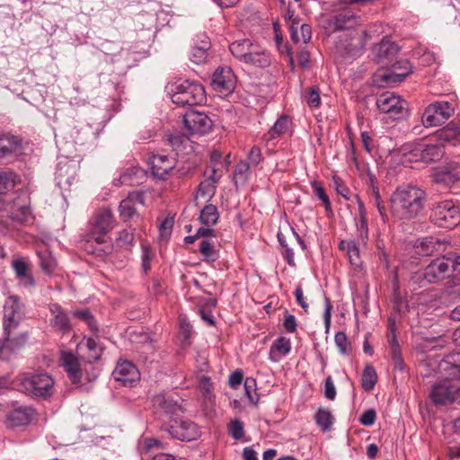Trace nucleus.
Wrapping results in <instances>:
<instances>
[{"label": "nucleus", "instance_id": "52", "mask_svg": "<svg viewBox=\"0 0 460 460\" xmlns=\"http://www.w3.org/2000/svg\"><path fill=\"white\" fill-rule=\"evenodd\" d=\"M142 254H141V268L145 273H147L151 269V261L153 259V253L150 247L145 243L141 244Z\"/></svg>", "mask_w": 460, "mask_h": 460}, {"label": "nucleus", "instance_id": "38", "mask_svg": "<svg viewBox=\"0 0 460 460\" xmlns=\"http://www.w3.org/2000/svg\"><path fill=\"white\" fill-rule=\"evenodd\" d=\"M290 120L287 116H281L268 132L269 138H276L288 130Z\"/></svg>", "mask_w": 460, "mask_h": 460}, {"label": "nucleus", "instance_id": "24", "mask_svg": "<svg viewBox=\"0 0 460 460\" xmlns=\"http://www.w3.org/2000/svg\"><path fill=\"white\" fill-rule=\"evenodd\" d=\"M411 66L406 59L397 60L392 63L391 74L383 75V80L387 83H400L411 73Z\"/></svg>", "mask_w": 460, "mask_h": 460}, {"label": "nucleus", "instance_id": "17", "mask_svg": "<svg viewBox=\"0 0 460 460\" xmlns=\"http://www.w3.org/2000/svg\"><path fill=\"white\" fill-rule=\"evenodd\" d=\"M149 164L152 174L157 179L165 180L175 168L176 161L169 155H154L150 158Z\"/></svg>", "mask_w": 460, "mask_h": 460}, {"label": "nucleus", "instance_id": "14", "mask_svg": "<svg viewBox=\"0 0 460 460\" xmlns=\"http://www.w3.org/2000/svg\"><path fill=\"white\" fill-rule=\"evenodd\" d=\"M371 38L372 35L369 31L353 30L349 34H346L342 48L349 55L357 56L364 49L367 41Z\"/></svg>", "mask_w": 460, "mask_h": 460}, {"label": "nucleus", "instance_id": "48", "mask_svg": "<svg viewBox=\"0 0 460 460\" xmlns=\"http://www.w3.org/2000/svg\"><path fill=\"white\" fill-rule=\"evenodd\" d=\"M284 18L286 21L290 22V33L291 38L294 41H297L299 40L298 36V25L299 21L296 17H295V13L293 11L288 9L284 14Z\"/></svg>", "mask_w": 460, "mask_h": 460}, {"label": "nucleus", "instance_id": "16", "mask_svg": "<svg viewBox=\"0 0 460 460\" xmlns=\"http://www.w3.org/2000/svg\"><path fill=\"white\" fill-rule=\"evenodd\" d=\"M325 29L336 31L349 30L356 24L357 16L350 9H344L341 12L328 17L325 21Z\"/></svg>", "mask_w": 460, "mask_h": 460}, {"label": "nucleus", "instance_id": "49", "mask_svg": "<svg viewBox=\"0 0 460 460\" xmlns=\"http://www.w3.org/2000/svg\"><path fill=\"white\" fill-rule=\"evenodd\" d=\"M31 217V209L26 205L21 206L17 210L11 213V218L22 224L29 222Z\"/></svg>", "mask_w": 460, "mask_h": 460}, {"label": "nucleus", "instance_id": "29", "mask_svg": "<svg viewBox=\"0 0 460 460\" xmlns=\"http://www.w3.org/2000/svg\"><path fill=\"white\" fill-rule=\"evenodd\" d=\"M441 245L442 243L438 239L427 237L417 240L414 244V248L417 254L420 256H429L438 251V247Z\"/></svg>", "mask_w": 460, "mask_h": 460}, {"label": "nucleus", "instance_id": "5", "mask_svg": "<svg viewBox=\"0 0 460 460\" xmlns=\"http://www.w3.org/2000/svg\"><path fill=\"white\" fill-rule=\"evenodd\" d=\"M454 268V262L449 256H443L433 260L422 273H415L411 280L420 286L426 283H436L448 277Z\"/></svg>", "mask_w": 460, "mask_h": 460}, {"label": "nucleus", "instance_id": "8", "mask_svg": "<svg viewBox=\"0 0 460 460\" xmlns=\"http://www.w3.org/2000/svg\"><path fill=\"white\" fill-rule=\"evenodd\" d=\"M455 109L448 102H434L428 105L422 114L421 121L425 128L438 127L453 116Z\"/></svg>", "mask_w": 460, "mask_h": 460}, {"label": "nucleus", "instance_id": "61", "mask_svg": "<svg viewBox=\"0 0 460 460\" xmlns=\"http://www.w3.org/2000/svg\"><path fill=\"white\" fill-rule=\"evenodd\" d=\"M298 36L299 40L296 41L303 40L304 43H307L312 37V29L308 24H300L298 25Z\"/></svg>", "mask_w": 460, "mask_h": 460}, {"label": "nucleus", "instance_id": "18", "mask_svg": "<svg viewBox=\"0 0 460 460\" xmlns=\"http://www.w3.org/2000/svg\"><path fill=\"white\" fill-rule=\"evenodd\" d=\"M112 376L116 381L126 386H132L140 378L138 369L129 361L119 362Z\"/></svg>", "mask_w": 460, "mask_h": 460}, {"label": "nucleus", "instance_id": "45", "mask_svg": "<svg viewBox=\"0 0 460 460\" xmlns=\"http://www.w3.org/2000/svg\"><path fill=\"white\" fill-rule=\"evenodd\" d=\"M134 241V233L132 230L124 229L118 233L116 237L117 244L125 249H128Z\"/></svg>", "mask_w": 460, "mask_h": 460}, {"label": "nucleus", "instance_id": "2", "mask_svg": "<svg viewBox=\"0 0 460 460\" xmlns=\"http://www.w3.org/2000/svg\"><path fill=\"white\" fill-rule=\"evenodd\" d=\"M13 384L23 394L47 399L52 395L55 383L52 376L47 373L27 372L16 376Z\"/></svg>", "mask_w": 460, "mask_h": 460}, {"label": "nucleus", "instance_id": "46", "mask_svg": "<svg viewBox=\"0 0 460 460\" xmlns=\"http://www.w3.org/2000/svg\"><path fill=\"white\" fill-rule=\"evenodd\" d=\"M228 433L235 440H241L244 437V426L240 420H233L228 425Z\"/></svg>", "mask_w": 460, "mask_h": 460}, {"label": "nucleus", "instance_id": "7", "mask_svg": "<svg viewBox=\"0 0 460 460\" xmlns=\"http://www.w3.org/2000/svg\"><path fill=\"white\" fill-rule=\"evenodd\" d=\"M408 148L410 149L409 161L411 162L435 163L444 155V147L438 143L417 142L408 144L405 149Z\"/></svg>", "mask_w": 460, "mask_h": 460}, {"label": "nucleus", "instance_id": "40", "mask_svg": "<svg viewBox=\"0 0 460 460\" xmlns=\"http://www.w3.org/2000/svg\"><path fill=\"white\" fill-rule=\"evenodd\" d=\"M85 346L88 349L87 360L90 363L93 361H96L101 358L102 353V348L96 339L88 338L86 340Z\"/></svg>", "mask_w": 460, "mask_h": 460}, {"label": "nucleus", "instance_id": "50", "mask_svg": "<svg viewBox=\"0 0 460 460\" xmlns=\"http://www.w3.org/2000/svg\"><path fill=\"white\" fill-rule=\"evenodd\" d=\"M312 188H313V192H314V195L319 199L320 200L323 201L324 207H325V209L327 211H332V208H331V202H330V199L327 196V194L325 193V190L323 189V187L318 183L317 181H313L312 182Z\"/></svg>", "mask_w": 460, "mask_h": 460}, {"label": "nucleus", "instance_id": "64", "mask_svg": "<svg viewBox=\"0 0 460 460\" xmlns=\"http://www.w3.org/2000/svg\"><path fill=\"white\" fill-rule=\"evenodd\" d=\"M248 159L253 165H257L261 160V152L258 146H252L249 152Z\"/></svg>", "mask_w": 460, "mask_h": 460}, {"label": "nucleus", "instance_id": "33", "mask_svg": "<svg viewBox=\"0 0 460 460\" xmlns=\"http://www.w3.org/2000/svg\"><path fill=\"white\" fill-rule=\"evenodd\" d=\"M106 234H107L98 233V231L92 228V230L86 234V242L88 244L96 243L97 244L103 245V247L99 251L104 253L110 252L111 246Z\"/></svg>", "mask_w": 460, "mask_h": 460}, {"label": "nucleus", "instance_id": "30", "mask_svg": "<svg viewBox=\"0 0 460 460\" xmlns=\"http://www.w3.org/2000/svg\"><path fill=\"white\" fill-rule=\"evenodd\" d=\"M76 165L71 161L60 162L57 169V179L59 184L71 185L75 178Z\"/></svg>", "mask_w": 460, "mask_h": 460}, {"label": "nucleus", "instance_id": "36", "mask_svg": "<svg viewBox=\"0 0 460 460\" xmlns=\"http://www.w3.org/2000/svg\"><path fill=\"white\" fill-rule=\"evenodd\" d=\"M377 382V375L372 366H367L362 374L361 385L365 391H371Z\"/></svg>", "mask_w": 460, "mask_h": 460}, {"label": "nucleus", "instance_id": "37", "mask_svg": "<svg viewBox=\"0 0 460 460\" xmlns=\"http://www.w3.org/2000/svg\"><path fill=\"white\" fill-rule=\"evenodd\" d=\"M250 164L247 162L241 161L235 165L234 172V181L235 186L238 184H244L249 177Z\"/></svg>", "mask_w": 460, "mask_h": 460}, {"label": "nucleus", "instance_id": "3", "mask_svg": "<svg viewBox=\"0 0 460 460\" xmlns=\"http://www.w3.org/2000/svg\"><path fill=\"white\" fill-rule=\"evenodd\" d=\"M23 315L24 309L21 298L15 295L9 296L3 306V327L5 342L0 347V359L6 358L5 350L13 343L11 334L17 328Z\"/></svg>", "mask_w": 460, "mask_h": 460}, {"label": "nucleus", "instance_id": "59", "mask_svg": "<svg viewBox=\"0 0 460 460\" xmlns=\"http://www.w3.org/2000/svg\"><path fill=\"white\" fill-rule=\"evenodd\" d=\"M387 341L389 344L390 353L400 350L399 343L396 340L395 335L394 323H390L389 324V333L387 335Z\"/></svg>", "mask_w": 460, "mask_h": 460}, {"label": "nucleus", "instance_id": "43", "mask_svg": "<svg viewBox=\"0 0 460 460\" xmlns=\"http://www.w3.org/2000/svg\"><path fill=\"white\" fill-rule=\"evenodd\" d=\"M13 268L18 278H24L28 280L30 285H34V279L31 275L28 274V266L23 260H15L13 262Z\"/></svg>", "mask_w": 460, "mask_h": 460}, {"label": "nucleus", "instance_id": "42", "mask_svg": "<svg viewBox=\"0 0 460 460\" xmlns=\"http://www.w3.org/2000/svg\"><path fill=\"white\" fill-rule=\"evenodd\" d=\"M199 252L207 261H215L218 257L217 251L209 240L200 242Z\"/></svg>", "mask_w": 460, "mask_h": 460}, {"label": "nucleus", "instance_id": "51", "mask_svg": "<svg viewBox=\"0 0 460 460\" xmlns=\"http://www.w3.org/2000/svg\"><path fill=\"white\" fill-rule=\"evenodd\" d=\"M192 332L191 325L185 318L181 317L179 323V339L182 344L189 342Z\"/></svg>", "mask_w": 460, "mask_h": 460}, {"label": "nucleus", "instance_id": "22", "mask_svg": "<svg viewBox=\"0 0 460 460\" xmlns=\"http://www.w3.org/2000/svg\"><path fill=\"white\" fill-rule=\"evenodd\" d=\"M144 205L143 193L138 191L130 192L126 199L121 200L119 211V217L124 220L133 218L137 214V206Z\"/></svg>", "mask_w": 460, "mask_h": 460}, {"label": "nucleus", "instance_id": "54", "mask_svg": "<svg viewBox=\"0 0 460 460\" xmlns=\"http://www.w3.org/2000/svg\"><path fill=\"white\" fill-rule=\"evenodd\" d=\"M347 256L349 258V262L351 265H353L356 268H358L361 266V260L359 256V248L358 244L356 243V241L350 244V246H348L347 250Z\"/></svg>", "mask_w": 460, "mask_h": 460}, {"label": "nucleus", "instance_id": "28", "mask_svg": "<svg viewBox=\"0 0 460 460\" xmlns=\"http://www.w3.org/2000/svg\"><path fill=\"white\" fill-rule=\"evenodd\" d=\"M243 62L259 67H266L270 64L265 50L256 44L252 45Z\"/></svg>", "mask_w": 460, "mask_h": 460}, {"label": "nucleus", "instance_id": "31", "mask_svg": "<svg viewBox=\"0 0 460 460\" xmlns=\"http://www.w3.org/2000/svg\"><path fill=\"white\" fill-rule=\"evenodd\" d=\"M20 181L18 175L13 171H0V194H5L15 187Z\"/></svg>", "mask_w": 460, "mask_h": 460}, {"label": "nucleus", "instance_id": "11", "mask_svg": "<svg viewBox=\"0 0 460 460\" xmlns=\"http://www.w3.org/2000/svg\"><path fill=\"white\" fill-rule=\"evenodd\" d=\"M183 122L191 135H205L213 126L212 120L206 113L194 110L185 113Z\"/></svg>", "mask_w": 460, "mask_h": 460}, {"label": "nucleus", "instance_id": "9", "mask_svg": "<svg viewBox=\"0 0 460 460\" xmlns=\"http://www.w3.org/2000/svg\"><path fill=\"white\" fill-rule=\"evenodd\" d=\"M377 109L393 119L403 118L407 112V103L394 93H384L376 100Z\"/></svg>", "mask_w": 460, "mask_h": 460}, {"label": "nucleus", "instance_id": "39", "mask_svg": "<svg viewBox=\"0 0 460 460\" xmlns=\"http://www.w3.org/2000/svg\"><path fill=\"white\" fill-rule=\"evenodd\" d=\"M314 418L316 424L322 429V430H330L333 423V417L330 411L326 409H319Z\"/></svg>", "mask_w": 460, "mask_h": 460}, {"label": "nucleus", "instance_id": "19", "mask_svg": "<svg viewBox=\"0 0 460 460\" xmlns=\"http://www.w3.org/2000/svg\"><path fill=\"white\" fill-rule=\"evenodd\" d=\"M60 361L70 381L75 385L81 384L83 370L78 358L71 351H62Z\"/></svg>", "mask_w": 460, "mask_h": 460}, {"label": "nucleus", "instance_id": "53", "mask_svg": "<svg viewBox=\"0 0 460 460\" xmlns=\"http://www.w3.org/2000/svg\"><path fill=\"white\" fill-rule=\"evenodd\" d=\"M335 344L339 351L343 354H349L350 351V345L346 334L343 332H338L334 337Z\"/></svg>", "mask_w": 460, "mask_h": 460}, {"label": "nucleus", "instance_id": "25", "mask_svg": "<svg viewBox=\"0 0 460 460\" xmlns=\"http://www.w3.org/2000/svg\"><path fill=\"white\" fill-rule=\"evenodd\" d=\"M438 144H441L444 147L445 144L456 146L460 142V127L455 123H449L443 128L438 129L435 134Z\"/></svg>", "mask_w": 460, "mask_h": 460}, {"label": "nucleus", "instance_id": "27", "mask_svg": "<svg viewBox=\"0 0 460 460\" xmlns=\"http://www.w3.org/2000/svg\"><path fill=\"white\" fill-rule=\"evenodd\" d=\"M22 151V141L15 136H3L0 137V158L13 154H19Z\"/></svg>", "mask_w": 460, "mask_h": 460}, {"label": "nucleus", "instance_id": "60", "mask_svg": "<svg viewBox=\"0 0 460 460\" xmlns=\"http://www.w3.org/2000/svg\"><path fill=\"white\" fill-rule=\"evenodd\" d=\"M376 419V411L374 409H369L361 415V417L359 418V422L363 426L370 427L375 423Z\"/></svg>", "mask_w": 460, "mask_h": 460}, {"label": "nucleus", "instance_id": "13", "mask_svg": "<svg viewBox=\"0 0 460 460\" xmlns=\"http://www.w3.org/2000/svg\"><path fill=\"white\" fill-rule=\"evenodd\" d=\"M399 52V47L390 40L384 38L372 49L373 59L383 67L393 63Z\"/></svg>", "mask_w": 460, "mask_h": 460}, {"label": "nucleus", "instance_id": "32", "mask_svg": "<svg viewBox=\"0 0 460 460\" xmlns=\"http://www.w3.org/2000/svg\"><path fill=\"white\" fill-rule=\"evenodd\" d=\"M253 43L250 40L243 39L234 41L229 46V49L236 58L240 59L241 61H244Z\"/></svg>", "mask_w": 460, "mask_h": 460}, {"label": "nucleus", "instance_id": "12", "mask_svg": "<svg viewBox=\"0 0 460 460\" xmlns=\"http://www.w3.org/2000/svg\"><path fill=\"white\" fill-rule=\"evenodd\" d=\"M458 386L448 381L435 383L430 389L429 397L436 405H447L456 402Z\"/></svg>", "mask_w": 460, "mask_h": 460}, {"label": "nucleus", "instance_id": "35", "mask_svg": "<svg viewBox=\"0 0 460 460\" xmlns=\"http://www.w3.org/2000/svg\"><path fill=\"white\" fill-rule=\"evenodd\" d=\"M218 217L219 215L217 207L209 204L205 206L200 211L199 220L203 225L211 226L217 222Z\"/></svg>", "mask_w": 460, "mask_h": 460}, {"label": "nucleus", "instance_id": "4", "mask_svg": "<svg viewBox=\"0 0 460 460\" xmlns=\"http://www.w3.org/2000/svg\"><path fill=\"white\" fill-rule=\"evenodd\" d=\"M172 102L178 106L201 104L206 100L205 90L199 83L185 80L171 86Z\"/></svg>", "mask_w": 460, "mask_h": 460}, {"label": "nucleus", "instance_id": "44", "mask_svg": "<svg viewBox=\"0 0 460 460\" xmlns=\"http://www.w3.org/2000/svg\"><path fill=\"white\" fill-rule=\"evenodd\" d=\"M432 177L435 182L444 183L446 185L454 183L458 179V176L456 173L447 170L437 171L433 173Z\"/></svg>", "mask_w": 460, "mask_h": 460}, {"label": "nucleus", "instance_id": "26", "mask_svg": "<svg viewBox=\"0 0 460 460\" xmlns=\"http://www.w3.org/2000/svg\"><path fill=\"white\" fill-rule=\"evenodd\" d=\"M114 217L110 209L100 210L93 222L94 230L101 234H107L113 226Z\"/></svg>", "mask_w": 460, "mask_h": 460}, {"label": "nucleus", "instance_id": "57", "mask_svg": "<svg viewBox=\"0 0 460 460\" xmlns=\"http://www.w3.org/2000/svg\"><path fill=\"white\" fill-rule=\"evenodd\" d=\"M306 102L311 108H317L321 104L320 93L317 87H311L305 96Z\"/></svg>", "mask_w": 460, "mask_h": 460}, {"label": "nucleus", "instance_id": "62", "mask_svg": "<svg viewBox=\"0 0 460 460\" xmlns=\"http://www.w3.org/2000/svg\"><path fill=\"white\" fill-rule=\"evenodd\" d=\"M324 395L329 400H334L336 397V388L331 376L325 379Z\"/></svg>", "mask_w": 460, "mask_h": 460}, {"label": "nucleus", "instance_id": "15", "mask_svg": "<svg viewBox=\"0 0 460 460\" xmlns=\"http://www.w3.org/2000/svg\"><path fill=\"white\" fill-rule=\"evenodd\" d=\"M51 318L49 325L56 332L66 335L72 331V323L67 313L58 304H50Z\"/></svg>", "mask_w": 460, "mask_h": 460}, {"label": "nucleus", "instance_id": "55", "mask_svg": "<svg viewBox=\"0 0 460 460\" xmlns=\"http://www.w3.org/2000/svg\"><path fill=\"white\" fill-rule=\"evenodd\" d=\"M216 191V185L212 181L205 180L200 182L198 189V195L202 198H212Z\"/></svg>", "mask_w": 460, "mask_h": 460}, {"label": "nucleus", "instance_id": "10", "mask_svg": "<svg viewBox=\"0 0 460 460\" xmlns=\"http://www.w3.org/2000/svg\"><path fill=\"white\" fill-rule=\"evenodd\" d=\"M236 85V76L229 66L217 68L211 80L213 90L220 96L226 97L231 94Z\"/></svg>", "mask_w": 460, "mask_h": 460}, {"label": "nucleus", "instance_id": "47", "mask_svg": "<svg viewBox=\"0 0 460 460\" xmlns=\"http://www.w3.org/2000/svg\"><path fill=\"white\" fill-rule=\"evenodd\" d=\"M244 390L250 402L256 404L259 401V397L256 394V381L254 378L247 377L244 380Z\"/></svg>", "mask_w": 460, "mask_h": 460}, {"label": "nucleus", "instance_id": "21", "mask_svg": "<svg viewBox=\"0 0 460 460\" xmlns=\"http://www.w3.org/2000/svg\"><path fill=\"white\" fill-rule=\"evenodd\" d=\"M438 371L446 378L460 379V352L446 355L438 363Z\"/></svg>", "mask_w": 460, "mask_h": 460}, {"label": "nucleus", "instance_id": "1", "mask_svg": "<svg viewBox=\"0 0 460 460\" xmlns=\"http://www.w3.org/2000/svg\"><path fill=\"white\" fill-rule=\"evenodd\" d=\"M427 193L415 185L396 188L390 198V210L399 220H411L418 217L424 209Z\"/></svg>", "mask_w": 460, "mask_h": 460}, {"label": "nucleus", "instance_id": "23", "mask_svg": "<svg viewBox=\"0 0 460 460\" xmlns=\"http://www.w3.org/2000/svg\"><path fill=\"white\" fill-rule=\"evenodd\" d=\"M172 433L180 440L191 441L197 438L199 429L194 422L180 420L172 426Z\"/></svg>", "mask_w": 460, "mask_h": 460}, {"label": "nucleus", "instance_id": "63", "mask_svg": "<svg viewBox=\"0 0 460 460\" xmlns=\"http://www.w3.org/2000/svg\"><path fill=\"white\" fill-rule=\"evenodd\" d=\"M283 325L288 332H295L297 326L296 317L293 314H287L285 315Z\"/></svg>", "mask_w": 460, "mask_h": 460}, {"label": "nucleus", "instance_id": "6", "mask_svg": "<svg viewBox=\"0 0 460 460\" xmlns=\"http://www.w3.org/2000/svg\"><path fill=\"white\" fill-rule=\"evenodd\" d=\"M430 220L438 226L454 228L460 224V208L453 200H443L432 208Z\"/></svg>", "mask_w": 460, "mask_h": 460}, {"label": "nucleus", "instance_id": "58", "mask_svg": "<svg viewBox=\"0 0 460 460\" xmlns=\"http://www.w3.org/2000/svg\"><path fill=\"white\" fill-rule=\"evenodd\" d=\"M73 314L84 321L91 329L96 328V323L89 310H76L74 311Z\"/></svg>", "mask_w": 460, "mask_h": 460}, {"label": "nucleus", "instance_id": "34", "mask_svg": "<svg viewBox=\"0 0 460 460\" xmlns=\"http://www.w3.org/2000/svg\"><path fill=\"white\" fill-rule=\"evenodd\" d=\"M40 266L41 270L48 275H50L56 269V260L52 256L51 252L48 250L40 251L37 252Z\"/></svg>", "mask_w": 460, "mask_h": 460}, {"label": "nucleus", "instance_id": "56", "mask_svg": "<svg viewBox=\"0 0 460 460\" xmlns=\"http://www.w3.org/2000/svg\"><path fill=\"white\" fill-rule=\"evenodd\" d=\"M273 348H275L280 354L284 356L288 355L291 350L290 340L286 337H279L275 341Z\"/></svg>", "mask_w": 460, "mask_h": 460}, {"label": "nucleus", "instance_id": "20", "mask_svg": "<svg viewBox=\"0 0 460 460\" xmlns=\"http://www.w3.org/2000/svg\"><path fill=\"white\" fill-rule=\"evenodd\" d=\"M34 415V410L28 406H20L10 411L5 417L7 428H16L28 425Z\"/></svg>", "mask_w": 460, "mask_h": 460}, {"label": "nucleus", "instance_id": "41", "mask_svg": "<svg viewBox=\"0 0 460 460\" xmlns=\"http://www.w3.org/2000/svg\"><path fill=\"white\" fill-rule=\"evenodd\" d=\"M209 49V42L206 40L201 41V46H196L192 49L190 54V60L195 64H200L207 58V51Z\"/></svg>", "mask_w": 460, "mask_h": 460}]
</instances>
